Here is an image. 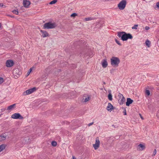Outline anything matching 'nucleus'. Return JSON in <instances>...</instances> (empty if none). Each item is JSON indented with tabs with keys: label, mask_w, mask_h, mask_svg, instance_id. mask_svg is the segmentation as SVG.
Instances as JSON below:
<instances>
[{
	"label": "nucleus",
	"mask_w": 159,
	"mask_h": 159,
	"mask_svg": "<svg viewBox=\"0 0 159 159\" xmlns=\"http://www.w3.org/2000/svg\"><path fill=\"white\" fill-rule=\"evenodd\" d=\"M21 72H20L18 69L16 68L14 69L13 71V73L14 75H19Z\"/></svg>",
	"instance_id": "obj_11"
},
{
	"label": "nucleus",
	"mask_w": 159,
	"mask_h": 159,
	"mask_svg": "<svg viewBox=\"0 0 159 159\" xmlns=\"http://www.w3.org/2000/svg\"><path fill=\"white\" fill-rule=\"evenodd\" d=\"M150 29V28L148 26H146L145 27V29L146 30H149Z\"/></svg>",
	"instance_id": "obj_35"
},
{
	"label": "nucleus",
	"mask_w": 159,
	"mask_h": 159,
	"mask_svg": "<svg viewBox=\"0 0 159 159\" xmlns=\"http://www.w3.org/2000/svg\"><path fill=\"white\" fill-rule=\"evenodd\" d=\"M111 64L114 66H118L120 62V60L118 57H113L111 59Z\"/></svg>",
	"instance_id": "obj_3"
},
{
	"label": "nucleus",
	"mask_w": 159,
	"mask_h": 159,
	"mask_svg": "<svg viewBox=\"0 0 159 159\" xmlns=\"http://www.w3.org/2000/svg\"><path fill=\"white\" fill-rule=\"evenodd\" d=\"M52 146L54 147H55L57 145V143L55 141H52L51 143Z\"/></svg>",
	"instance_id": "obj_24"
},
{
	"label": "nucleus",
	"mask_w": 159,
	"mask_h": 159,
	"mask_svg": "<svg viewBox=\"0 0 159 159\" xmlns=\"http://www.w3.org/2000/svg\"><path fill=\"white\" fill-rule=\"evenodd\" d=\"M15 105L16 104H14L13 105H11L8 106L7 108V110H9L14 108Z\"/></svg>",
	"instance_id": "obj_16"
},
{
	"label": "nucleus",
	"mask_w": 159,
	"mask_h": 159,
	"mask_svg": "<svg viewBox=\"0 0 159 159\" xmlns=\"http://www.w3.org/2000/svg\"><path fill=\"white\" fill-rule=\"evenodd\" d=\"M14 64V62L12 60H8L6 62V66L7 67H10L13 66Z\"/></svg>",
	"instance_id": "obj_8"
},
{
	"label": "nucleus",
	"mask_w": 159,
	"mask_h": 159,
	"mask_svg": "<svg viewBox=\"0 0 159 159\" xmlns=\"http://www.w3.org/2000/svg\"><path fill=\"white\" fill-rule=\"evenodd\" d=\"M89 100H90V98H89V96L88 97L86 98L85 99L84 102H88Z\"/></svg>",
	"instance_id": "obj_29"
},
{
	"label": "nucleus",
	"mask_w": 159,
	"mask_h": 159,
	"mask_svg": "<svg viewBox=\"0 0 159 159\" xmlns=\"http://www.w3.org/2000/svg\"><path fill=\"white\" fill-rule=\"evenodd\" d=\"M57 2V0H53L52 1H51L50 3H49V4H54L55 3H56Z\"/></svg>",
	"instance_id": "obj_25"
},
{
	"label": "nucleus",
	"mask_w": 159,
	"mask_h": 159,
	"mask_svg": "<svg viewBox=\"0 0 159 159\" xmlns=\"http://www.w3.org/2000/svg\"><path fill=\"white\" fill-rule=\"evenodd\" d=\"M138 26V25L137 24L134 25V26L132 27V29H135L136 30L137 29V27Z\"/></svg>",
	"instance_id": "obj_26"
},
{
	"label": "nucleus",
	"mask_w": 159,
	"mask_h": 159,
	"mask_svg": "<svg viewBox=\"0 0 159 159\" xmlns=\"http://www.w3.org/2000/svg\"><path fill=\"white\" fill-rule=\"evenodd\" d=\"M85 21H89L90 20H92L94 19V18H92L91 17H89L88 18H85Z\"/></svg>",
	"instance_id": "obj_21"
},
{
	"label": "nucleus",
	"mask_w": 159,
	"mask_h": 159,
	"mask_svg": "<svg viewBox=\"0 0 159 159\" xmlns=\"http://www.w3.org/2000/svg\"><path fill=\"white\" fill-rule=\"evenodd\" d=\"M145 94L148 96H149L150 94L149 90H146L145 91Z\"/></svg>",
	"instance_id": "obj_23"
},
{
	"label": "nucleus",
	"mask_w": 159,
	"mask_h": 159,
	"mask_svg": "<svg viewBox=\"0 0 159 159\" xmlns=\"http://www.w3.org/2000/svg\"><path fill=\"white\" fill-rule=\"evenodd\" d=\"M26 138H27V139H28V140H29V137H27Z\"/></svg>",
	"instance_id": "obj_42"
},
{
	"label": "nucleus",
	"mask_w": 159,
	"mask_h": 159,
	"mask_svg": "<svg viewBox=\"0 0 159 159\" xmlns=\"http://www.w3.org/2000/svg\"><path fill=\"white\" fill-rule=\"evenodd\" d=\"M126 4V0H122L118 4V7L119 9L123 10L125 8Z\"/></svg>",
	"instance_id": "obj_4"
},
{
	"label": "nucleus",
	"mask_w": 159,
	"mask_h": 159,
	"mask_svg": "<svg viewBox=\"0 0 159 159\" xmlns=\"http://www.w3.org/2000/svg\"><path fill=\"white\" fill-rule=\"evenodd\" d=\"M133 102V100L131 99L130 98H127L126 105L127 106H129L130 105V104H131Z\"/></svg>",
	"instance_id": "obj_10"
},
{
	"label": "nucleus",
	"mask_w": 159,
	"mask_h": 159,
	"mask_svg": "<svg viewBox=\"0 0 159 159\" xmlns=\"http://www.w3.org/2000/svg\"><path fill=\"white\" fill-rule=\"evenodd\" d=\"M40 32L42 33V36L43 38L48 36L49 35L48 33L46 31L41 30Z\"/></svg>",
	"instance_id": "obj_14"
},
{
	"label": "nucleus",
	"mask_w": 159,
	"mask_h": 159,
	"mask_svg": "<svg viewBox=\"0 0 159 159\" xmlns=\"http://www.w3.org/2000/svg\"><path fill=\"white\" fill-rule=\"evenodd\" d=\"M157 6L159 7V2H158L157 3Z\"/></svg>",
	"instance_id": "obj_40"
},
{
	"label": "nucleus",
	"mask_w": 159,
	"mask_h": 159,
	"mask_svg": "<svg viewBox=\"0 0 159 159\" xmlns=\"http://www.w3.org/2000/svg\"><path fill=\"white\" fill-rule=\"evenodd\" d=\"M119 97L120 98H123V97H124L123 95L120 93H119Z\"/></svg>",
	"instance_id": "obj_34"
},
{
	"label": "nucleus",
	"mask_w": 159,
	"mask_h": 159,
	"mask_svg": "<svg viewBox=\"0 0 159 159\" xmlns=\"http://www.w3.org/2000/svg\"><path fill=\"white\" fill-rule=\"evenodd\" d=\"M12 12L13 13L16 15H18V11L17 10H13L12 11Z\"/></svg>",
	"instance_id": "obj_27"
},
{
	"label": "nucleus",
	"mask_w": 159,
	"mask_h": 159,
	"mask_svg": "<svg viewBox=\"0 0 159 159\" xmlns=\"http://www.w3.org/2000/svg\"><path fill=\"white\" fill-rule=\"evenodd\" d=\"M93 124V122H91L88 125L89 126H90Z\"/></svg>",
	"instance_id": "obj_38"
},
{
	"label": "nucleus",
	"mask_w": 159,
	"mask_h": 159,
	"mask_svg": "<svg viewBox=\"0 0 159 159\" xmlns=\"http://www.w3.org/2000/svg\"><path fill=\"white\" fill-rule=\"evenodd\" d=\"M57 26V25L56 23L49 22L44 24L43 28L48 29H52L55 28Z\"/></svg>",
	"instance_id": "obj_2"
},
{
	"label": "nucleus",
	"mask_w": 159,
	"mask_h": 159,
	"mask_svg": "<svg viewBox=\"0 0 159 159\" xmlns=\"http://www.w3.org/2000/svg\"><path fill=\"white\" fill-rule=\"evenodd\" d=\"M23 3L24 6L26 8L28 7L30 4V1L27 0H23Z\"/></svg>",
	"instance_id": "obj_9"
},
{
	"label": "nucleus",
	"mask_w": 159,
	"mask_h": 159,
	"mask_svg": "<svg viewBox=\"0 0 159 159\" xmlns=\"http://www.w3.org/2000/svg\"><path fill=\"white\" fill-rule=\"evenodd\" d=\"M157 153V150L156 149H155L153 151V153L152 155V157H153L155 156L156 154Z\"/></svg>",
	"instance_id": "obj_28"
},
{
	"label": "nucleus",
	"mask_w": 159,
	"mask_h": 159,
	"mask_svg": "<svg viewBox=\"0 0 159 159\" xmlns=\"http://www.w3.org/2000/svg\"><path fill=\"white\" fill-rule=\"evenodd\" d=\"M11 117L14 119H23V117L19 113H15L12 114Z\"/></svg>",
	"instance_id": "obj_7"
},
{
	"label": "nucleus",
	"mask_w": 159,
	"mask_h": 159,
	"mask_svg": "<svg viewBox=\"0 0 159 159\" xmlns=\"http://www.w3.org/2000/svg\"><path fill=\"white\" fill-rule=\"evenodd\" d=\"M37 89L36 87H34L32 88L29 89L24 91L22 94L23 96H26L34 92Z\"/></svg>",
	"instance_id": "obj_5"
},
{
	"label": "nucleus",
	"mask_w": 159,
	"mask_h": 159,
	"mask_svg": "<svg viewBox=\"0 0 159 159\" xmlns=\"http://www.w3.org/2000/svg\"><path fill=\"white\" fill-rule=\"evenodd\" d=\"M76 16L77 14L76 13H73L70 15V16L71 17H75Z\"/></svg>",
	"instance_id": "obj_32"
},
{
	"label": "nucleus",
	"mask_w": 159,
	"mask_h": 159,
	"mask_svg": "<svg viewBox=\"0 0 159 159\" xmlns=\"http://www.w3.org/2000/svg\"><path fill=\"white\" fill-rule=\"evenodd\" d=\"M72 159H77L74 156H73Z\"/></svg>",
	"instance_id": "obj_41"
},
{
	"label": "nucleus",
	"mask_w": 159,
	"mask_h": 159,
	"mask_svg": "<svg viewBox=\"0 0 159 159\" xmlns=\"http://www.w3.org/2000/svg\"><path fill=\"white\" fill-rule=\"evenodd\" d=\"M32 68H31L29 69V70H28V71L27 72V76H28L29 75V74H30L31 72L32 71Z\"/></svg>",
	"instance_id": "obj_31"
},
{
	"label": "nucleus",
	"mask_w": 159,
	"mask_h": 159,
	"mask_svg": "<svg viewBox=\"0 0 159 159\" xmlns=\"http://www.w3.org/2000/svg\"><path fill=\"white\" fill-rule=\"evenodd\" d=\"M102 65L103 68H106L107 66V62L106 60H103L102 62Z\"/></svg>",
	"instance_id": "obj_12"
},
{
	"label": "nucleus",
	"mask_w": 159,
	"mask_h": 159,
	"mask_svg": "<svg viewBox=\"0 0 159 159\" xmlns=\"http://www.w3.org/2000/svg\"><path fill=\"white\" fill-rule=\"evenodd\" d=\"M139 116H140V117H141V118L142 120H143V116H142L141 114H139Z\"/></svg>",
	"instance_id": "obj_39"
},
{
	"label": "nucleus",
	"mask_w": 159,
	"mask_h": 159,
	"mask_svg": "<svg viewBox=\"0 0 159 159\" xmlns=\"http://www.w3.org/2000/svg\"><path fill=\"white\" fill-rule=\"evenodd\" d=\"M100 142L99 138L97 137L96 138L95 143L93 145V147L95 150L97 149L99 147Z\"/></svg>",
	"instance_id": "obj_6"
},
{
	"label": "nucleus",
	"mask_w": 159,
	"mask_h": 159,
	"mask_svg": "<svg viewBox=\"0 0 159 159\" xmlns=\"http://www.w3.org/2000/svg\"><path fill=\"white\" fill-rule=\"evenodd\" d=\"M5 148V146L4 144H2L0 145V149L1 151L3 150Z\"/></svg>",
	"instance_id": "obj_22"
},
{
	"label": "nucleus",
	"mask_w": 159,
	"mask_h": 159,
	"mask_svg": "<svg viewBox=\"0 0 159 159\" xmlns=\"http://www.w3.org/2000/svg\"><path fill=\"white\" fill-rule=\"evenodd\" d=\"M116 42L119 45L121 46V44L120 43L119 41H118L117 39H115Z\"/></svg>",
	"instance_id": "obj_33"
},
{
	"label": "nucleus",
	"mask_w": 159,
	"mask_h": 159,
	"mask_svg": "<svg viewBox=\"0 0 159 159\" xmlns=\"http://www.w3.org/2000/svg\"><path fill=\"white\" fill-rule=\"evenodd\" d=\"M145 148V146L142 144H139L138 147V149L140 150H143Z\"/></svg>",
	"instance_id": "obj_15"
},
{
	"label": "nucleus",
	"mask_w": 159,
	"mask_h": 159,
	"mask_svg": "<svg viewBox=\"0 0 159 159\" xmlns=\"http://www.w3.org/2000/svg\"><path fill=\"white\" fill-rule=\"evenodd\" d=\"M123 112V113H124V115H126V110H125H125Z\"/></svg>",
	"instance_id": "obj_37"
},
{
	"label": "nucleus",
	"mask_w": 159,
	"mask_h": 159,
	"mask_svg": "<svg viewBox=\"0 0 159 159\" xmlns=\"http://www.w3.org/2000/svg\"><path fill=\"white\" fill-rule=\"evenodd\" d=\"M117 36L119 37H121V39L123 41H126L128 39H131L133 38L132 35L129 34H127L125 32H118Z\"/></svg>",
	"instance_id": "obj_1"
},
{
	"label": "nucleus",
	"mask_w": 159,
	"mask_h": 159,
	"mask_svg": "<svg viewBox=\"0 0 159 159\" xmlns=\"http://www.w3.org/2000/svg\"><path fill=\"white\" fill-rule=\"evenodd\" d=\"M108 97L109 100L111 101L112 100V95L111 93L108 94Z\"/></svg>",
	"instance_id": "obj_20"
},
{
	"label": "nucleus",
	"mask_w": 159,
	"mask_h": 159,
	"mask_svg": "<svg viewBox=\"0 0 159 159\" xmlns=\"http://www.w3.org/2000/svg\"><path fill=\"white\" fill-rule=\"evenodd\" d=\"M125 101V99L124 97H123L120 100V104H122Z\"/></svg>",
	"instance_id": "obj_17"
},
{
	"label": "nucleus",
	"mask_w": 159,
	"mask_h": 159,
	"mask_svg": "<svg viewBox=\"0 0 159 159\" xmlns=\"http://www.w3.org/2000/svg\"><path fill=\"white\" fill-rule=\"evenodd\" d=\"M6 139L4 135H0V142L5 140Z\"/></svg>",
	"instance_id": "obj_18"
},
{
	"label": "nucleus",
	"mask_w": 159,
	"mask_h": 159,
	"mask_svg": "<svg viewBox=\"0 0 159 159\" xmlns=\"http://www.w3.org/2000/svg\"><path fill=\"white\" fill-rule=\"evenodd\" d=\"M103 84H106V83H105V82H103Z\"/></svg>",
	"instance_id": "obj_43"
},
{
	"label": "nucleus",
	"mask_w": 159,
	"mask_h": 159,
	"mask_svg": "<svg viewBox=\"0 0 159 159\" xmlns=\"http://www.w3.org/2000/svg\"><path fill=\"white\" fill-rule=\"evenodd\" d=\"M113 108V107L111 103H109L107 108V110L108 111H111Z\"/></svg>",
	"instance_id": "obj_13"
},
{
	"label": "nucleus",
	"mask_w": 159,
	"mask_h": 159,
	"mask_svg": "<svg viewBox=\"0 0 159 159\" xmlns=\"http://www.w3.org/2000/svg\"><path fill=\"white\" fill-rule=\"evenodd\" d=\"M145 44L148 47H150V42L149 40H147L146 41Z\"/></svg>",
	"instance_id": "obj_19"
},
{
	"label": "nucleus",
	"mask_w": 159,
	"mask_h": 159,
	"mask_svg": "<svg viewBox=\"0 0 159 159\" xmlns=\"http://www.w3.org/2000/svg\"><path fill=\"white\" fill-rule=\"evenodd\" d=\"M5 7V5H4L2 3H0V7Z\"/></svg>",
	"instance_id": "obj_36"
},
{
	"label": "nucleus",
	"mask_w": 159,
	"mask_h": 159,
	"mask_svg": "<svg viewBox=\"0 0 159 159\" xmlns=\"http://www.w3.org/2000/svg\"><path fill=\"white\" fill-rule=\"evenodd\" d=\"M4 82V80L3 78L0 77V85Z\"/></svg>",
	"instance_id": "obj_30"
}]
</instances>
